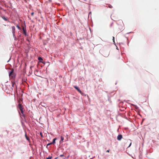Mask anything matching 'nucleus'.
I'll use <instances>...</instances> for the list:
<instances>
[{
  "label": "nucleus",
  "instance_id": "nucleus-1",
  "mask_svg": "<svg viewBox=\"0 0 159 159\" xmlns=\"http://www.w3.org/2000/svg\"><path fill=\"white\" fill-rule=\"evenodd\" d=\"M18 107L19 109L21 111V112L22 114V116H23L24 117H25L24 115V111L23 110V107L21 105V104H19L18 105Z\"/></svg>",
  "mask_w": 159,
  "mask_h": 159
},
{
  "label": "nucleus",
  "instance_id": "nucleus-2",
  "mask_svg": "<svg viewBox=\"0 0 159 159\" xmlns=\"http://www.w3.org/2000/svg\"><path fill=\"white\" fill-rule=\"evenodd\" d=\"M13 69H12L9 73V76L11 78H13L15 77V74L13 73Z\"/></svg>",
  "mask_w": 159,
  "mask_h": 159
},
{
  "label": "nucleus",
  "instance_id": "nucleus-3",
  "mask_svg": "<svg viewBox=\"0 0 159 159\" xmlns=\"http://www.w3.org/2000/svg\"><path fill=\"white\" fill-rule=\"evenodd\" d=\"M119 22L121 24V26L120 27H119V28L120 29V31H121L123 29V21L121 20H120L119 21Z\"/></svg>",
  "mask_w": 159,
  "mask_h": 159
},
{
  "label": "nucleus",
  "instance_id": "nucleus-4",
  "mask_svg": "<svg viewBox=\"0 0 159 159\" xmlns=\"http://www.w3.org/2000/svg\"><path fill=\"white\" fill-rule=\"evenodd\" d=\"M22 30L23 31V34L25 35H27L26 30L25 27H24L23 26H22Z\"/></svg>",
  "mask_w": 159,
  "mask_h": 159
},
{
  "label": "nucleus",
  "instance_id": "nucleus-5",
  "mask_svg": "<svg viewBox=\"0 0 159 159\" xmlns=\"http://www.w3.org/2000/svg\"><path fill=\"white\" fill-rule=\"evenodd\" d=\"M122 138V136L121 134H120L118 135L117 137V139L118 140H120Z\"/></svg>",
  "mask_w": 159,
  "mask_h": 159
},
{
  "label": "nucleus",
  "instance_id": "nucleus-6",
  "mask_svg": "<svg viewBox=\"0 0 159 159\" xmlns=\"http://www.w3.org/2000/svg\"><path fill=\"white\" fill-rule=\"evenodd\" d=\"M74 87L75 88V89L80 93H81V91L80 90L79 88L78 87L76 86H74Z\"/></svg>",
  "mask_w": 159,
  "mask_h": 159
},
{
  "label": "nucleus",
  "instance_id": "nucleus-7",
  "mask_svg": "<svg viewBox=\"0 0 159 159\" xmlns=\"http://www.w3.org/2000/svg\"><path fill=\"white\" fill-rule=\"evenodd\" d=\"M12 87L14 88H16V85L15 82L14 81L12 82Z\"/></svg>",
  "mask_w": 159,
  "mask_h": 159
},
{
  "label": "nucleus",
  "instance_id": "nucleus-8",
  "mask_svg": "<svg viewBox=\"0 0 159 159\" xmlns=\"http://www.w3.org/2000/svg\"><path fill=\"white\" fill-rule=\"evenodd\" d=\"M12 33H13V34H15V26H13L12 27Z\"/></svg>",
  "mask_w": 159,
  "mask_h": 159
},
{
  "label": "nucleus",
  "instance_id": "nucleus-9",
  "mask_svg": "<svg viewBox=\"0 0 159 159\" xmlns=\"http://www.w3.org/2000/svg\"><path fill=\"white\" fill-rule=\"evenodd\" d=\"M57 139V138H54L53 139V141L52 142V143H53V144H54L55 143H56V142H55V141Z\"/></svg>",
  "mask_w": 159,
  "mask_h": 159
},
{
  "label": "nucleus",
  "instance_id": "nucleus-10",
  "mask_svg": "<svg viewBox=\"0 0 159 159\" xmlns=\"http://www.w3.org/2000/svg\"><path fill=\"white\" fill-rule=\"evenodd\" d=\"M25 137L27 140H29V138L28 137L26 134H25Z\"/></svg>",
  "mask_w": 159,
  "mask_h": 159
},
{
  "label": "nucleus",
  "instance_id": "nucleus-11",
  "mask_svg": "<svg viewBox=\"0 0 159 159\" xmlns=\"http://www.w3.org/2000/svg\"><path fill=\"white\" fill-rule=\"evenodd\" d=\"M38 60H39V61H40V62H42V63H43V62H42L41 61V60H43V59L42 57H38Z\"/></svg>",
  "mask_w": 159,
  "mask_h": 159
},
{
  "label": "nucleus",
  "instance_id": "nucleus-12",
  "mask_svg": "<svg viewBox=\"0 0 159 159\" xmlns=\"http://www.w3.org/2000/svg\"><path fill=\"white\" fill-rule=\"evenodd\" d=\"M16 27L18 28V29L20 30V28L19 27V26L18 25H16Z\"/></svg>",
  "mask_w": 159,
  "mask_h": 159
},
{
  "label": "nucleus",
  "instance_id": "nucleus-13",
  "mask_svg": "<svg viewBox=\"0 0 159 159\" xmlns=\"http://www.w3.org/2000/svg\"><path fill=\"white\" fill-rule=\"evenodd\" d=\"M64 140V137L62 136H61V141H62Z\"/></svg>",
  "mask_w": 159,
  "mask_h": 159
},
{
  "label": "nucleus",
  "instance_id": "nucleus-14",
  "mask_svg": "<svg viewBox=\"0 0 159 159\" xmlns=\"http://www.w3.org/2000/svg\"><path fill=\"white\" fill-rule=\"evenodd\" d=\"M52 158V157L51 156V157H47L46 159H51Z\"/></svg>",
  "mask_w": 159,
  "mask_h": 159
},
{
  "label": "nucleus",
  "instance_id": "nucleus-15",
  "mask_svg": "<svg viewBox=\"0 0 159 159\" xmlns=\"http://www.w3.org/2000/svg\"><path fill=\"white\" fill-rule=\"evenodd\" d=\"M3 19L5 21H7V19L6 18H5V17H2Z\"/></svg>",
  "mask_w": 159,
  "mask_h": 159
},
{
  "label": "nucleus",
  "instance_id": "nucleus-16",
  "mask_svg": "<svg viewBox=\"0 0 159 159\" xmlns=\"http://www.w3.org/2000/svg\"><path fill=\"white\" fill-rule=\"evenodd\" d=\"M108 6L110 8H112V6L111 5H108Z\"/></svg>",
  "mask_w": 159,
  "mask_h": 159
},
{
  "label": "nucleus",
  "instance_id": "nucleus-17",
  "mask_svg": "<svg viewBox=\"0 0 159 159\" xmlns=\"http://www.w3.org/2000/svg\"><path fill=\"white\" fill-rule=\"evenodd\" d=\"M64 156V154H61V155H60V156H59V157H63Z\"/></svg>",
  "mask_w": 159,
  "mask_h": 159
},
{
  "label": "nucleus",
  "instance_id": "nucleus-18",
  "mask_svg": "<svg viewBox=\"0 0 159 159\" xmlns=\"http://www.w3.org/2000/svg\"><path fill=\"white\" fill-rule=\"evenodd\" d=\"M34 12H32L31 13V15L32 16H33L34 15Z\"/></svg>",
  "mask_w": 159,
  "mask_h": 159
},
{
  "label": "nucleus",
  "instance_id": "nucleus-19",
  "mask_svg": "<svg viewBox=\"0 0 159 159\" xmlns=\"http://www.w3.org/2000/svg\"><path fill=\"white\" fill-rule=\"evenodd\" d=\"M113 25V23H111L110 24V27H112V25Z\"/></svg>",
  "mask_w": 159,
  "mask_h": 159
},
{
  "label": "nucleus",
  "instance_id": "nucleus-20",
  "mask_svg": "<svg viewBox=\"0 0 159 159\" xmlns=\"http://www.w3.org/2000/svg\"><path fill=\"white\" fill-rule=\"evenodd\" d=\"M40 135L42 137H43V135H42V133H41V132L40 133Z\"/></svg>",
  "mask_w": 159,
  "mask_h": 159
},
{
  "label": "nucleus",
  "instance_id": "nucleus-21",
  "mask_svg": "<svg viewBox=\"0 0 159 159\" xmlns=\"http://www.w3.org/2000/svg\"><path fill=\"white\" fill-rule=\"evenodd\" d=\"M49 143V144H50V145H51V144H54L53 143H52V142H51V143Z\"/></svg>",
  "mask_w": 159,
  "mask_h": 159
},
{
  "label": "nucleus",
  "instance_id": "nucleus-22",
  "mask_svg": "<svg viewBox=\"0 0 159 159\" xmlns=\"http://www.w3.org/2000/svg\"><path fill=\"white\" fill-rule=\"evenodd\" d=\"M50 145L49 144V143H48V144H47V147H48V146Z\"/></svg>",
  "mask_w": 159,
  "mask_h": 159
},
{
  "label": "nucleus",
  "instance_id": "nucleus-23",
  "mask_svg": "<svg viewBox=\"0 0 159 159\" xmlns=\"http://www.w3.org/2000/svg\"><path fill=\"white\" fill-rule=\"evenodd\" d=\"M131 144V142L130 143L128 147H129L130 146Z\"/></svg>",
  "mask_w": 159,
  "mask_h": 159
},
{
  "label": "nucleus",
  "instance_id": "nucleus-24",
  "mask_svg": "<svg viewBox=\"0 0 159 159\" xmlns=\"http://www.w3.org/2000/svg\"><path fill=\"white\" fill-rule=\"evenodd\" d=\"M113 41H114V37H113Z\"/></svg>",
  "mask_w": 159,
  "mask_h": 159
},
{
  "label": "nucleus",
  "instance_id": "nucleus-25",
  "mask_svg": "<svg viewBox=\"0 0 159 159\" xmlns=\"http://www.w3.org/2000/svg\"><path fill=\"white\" fill-rule=\"evenodd\" d=\"M107 152H109V150H107Z\"/></svg>",
  "mask_w": 159,
  "mask_h": 159
},
{
  "label": "nucleus",
  "instance_id": "nucleus-26",
  "mask_svg": "<svg viewBox=\"0 0 159 159\" xmlns=\"http://www.w3.org/2000/svg\"><path fill=\"white\" fill-rule=\"evenodd\" d=\"M69 155L68 156H67V158H68L69 157Z\"/></svg>",
  "mask_w": 159,
  "mask_h": 159
},
{
  "label": "nucleus",
  "instance_id": "nucleus-27",
  "mask_svg": "<svg viewBox=\"0 0 159 159\" xmlns=\"http://www.w3.org/2000/svg\"><path fill=\"white\" fill-rule=\"evenodd\" d=\"M57 157H56L55 159H57Z\"/></svg>",
  "mask_w": 159,
  "mask_h": 159
}]
</instances>
